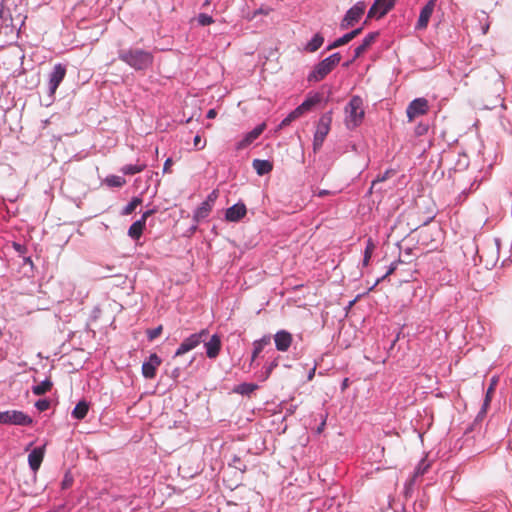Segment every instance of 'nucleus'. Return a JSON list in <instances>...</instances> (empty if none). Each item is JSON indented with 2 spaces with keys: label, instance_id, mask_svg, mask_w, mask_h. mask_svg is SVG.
Masks as SVG:
<instances>
[{
  "label": "nucleus",
  "instance_id": "c756f323",
  "mask_svg": "<svg viewBox=\"0 0 512 512\" xmlns=\"http://www.w3.org/2000/svg\"><path fill=\"white\" fill-rule=\"evenodd\" d=\"M142 203V199L139 197H134L129 204L123 209L122 214L123 215H130L132 214L135 209Z\"/></svg>",
  "mask_w": 512,
  "mask_h": 512
},
{
  "label": "nucleus",
  "instance_id": "4468645a",
  "mask_svg": "<svg viewBox=\"0 0 512 512\" xmlns=\"http://www.w3.org/2000/svg\"><path fill=\"white\" fill-rule=\"evenodd\" d=\"M246 206L243 203H237L226 210V220L237 222L246 215Z\"/></svg>",
  "mask_w": 512,
  "mask_h": 512
},
{
  "label": "nucleus",
  "instance_id": "ea45409f",
  "mask_svg": "<svg viewBox=\"0 0 512 512\" xmlns=\"http://www.w3.org/2000/svg\"><path fill=\"white\" fill-rule=\"evenodd\" d=\"M173 164V161L171 158H168L165 163H164V166H163V172L164 173H169L171 172V166Z\"/></svg>",
  "mask_w": 512,
  "mask_h": 512
},
{
  "label": "nucleus",
  "instance_id": "f8f14e48",
  "mask_svg": "<svg viewBox=\"0 0 512 512\" xmlns=\"http://www.w3.org/2000/svg\"><path fill=\"white\" fill-rule=\"evenodd\" d=\"M436 6V0H429L422 8L416 27L418 29H425L429 23L430 17Z\"/></svg>",
  "mask_w": 512,
  "mask_h": 512
},
{
  "label": "nucleus",
  "instance_id": "412c9836",
  "mask_svg": "<svg viewBox=\"0 0 512 512\" xmlns=\"http://www.w3.org/2000/svg\"><path fill=\"white\" fill-rule=\"evenodd\" d=\"M145 226L144 220H137L129 227L128 235L133 239H139L143 234Z\"/></svg>",
  "mask_w": 512,
  "mask_h": 512
},
{
  "label": "nucleus",
  "instance_id": "ddd939ff",
  "mask_svg": "<svg viewBox=\"0 0 512 512\" xmlns=\"http://www.w3.org/2000/svg\"><path fill=\"white\" fill-rule=\"evenodd\" d=\"M221 338L219 335L214 334L209 341H204V346L206 348V355L210 359L216 358L221 350Z\"/></svg>",
  "mask_w": 512,
  "mask_h": 512
},
{
  "label": "nucleus",
  "instance_id": "13d9d810",
  "mask_svg": "<svg viewBox=\"0 0 512 512\" xmlns=\"http://www.w3.org/2000/svg\"><path fill=\"white\" fill-rule=\"evenodd\" d=\"M348 307H349V308H351V307H352V301H350V302H349Z\"/></svg>",
  "mask_w": 512,
  "mask_h": 512
},
{
  "label": "nucleus",
  "instance_id": "052dcab7",
  "mask_svg": "<svg viewBox=\"0 0 512 512\" xmlns=\"http://www.w3.org/2000/svg\"><path fill=\"white\" fill-rule=\"evenodd\" d=\"M204 5H209V1H208V0H206V1H205V3H204Z\"/></svg>",
  "mask_w": 512,
  "mask_h": 512
},
{
  "label": "nucleus",
  "instance_id": "37998d69",
  "mask_svg": "<svg viewBox=\"0 0 512 512\" xmlns=\"http://www.w3.org/2000/svg\"><path fill=\"white\" fill-rule=\"evenodd\" d=\"M396 269V263H392L391 266L389 267L388 271L386 272V274L383 276V278L391 275Z\"/></svg>",
  "mask_w": 512,
  "mask_h": 512
},
{
  "label": "nucleus",
  "instance_id": "72a5a7b5",
  "mask_svg": "<svg viewBox=\"0 0 512 512\" xmlns=\"http://www.w3.org/2000/svg\"><path fill=\"white\" fill-rule=\"evenodd\" d=\"M198 22L202 26H206V25H210V24L214 23V20H213V18L211 16H209L207 14H204V13H201L198 16Z\"/></svg>",
  "mask_w": 512,
  "mask_h": 512
},
{
  "label": "nucleus",
  "instance_id": "f3484780",
  "mask_svg": "<svg viewBox=\"0 0 512 512\" xmlns=\"http://www.w3.org/2000/svg\"><path fill=\"white\" fill-rule=\"evenodd\" d=\"M252 166L260 176L270 173L273 169V163L268 160L254 159Z\"/></svg>",
  "mask_w": 512,
  "mask_h": 512
},
{
  "label": "nucleus",
  "instance_id": "4c0bfd02",
  "mask_svg": "<svg viewBox=\"0 0 512 512\" xmlns=\"http://www.w3.org/2000/svg\"><path fill=\"white\" fill-rule=\"evenodd\" d=\"M193 144H194L195 149L202 150L206 146V141L202 142L201 136L200 135H196L194 137Z\"/></svg>",
  "mask_w": 512,
  "mask_h": 512
},
{
  "label": "nucleus",
  "instance_id": "9b49d317",
  "mask_svg": "<svg viewBox=\"0 0 512 512\" xmlns=\"http://www.w3.org/2000/svg\"><path fill=\"white\" fill-rule=\"evenodd\" d=\"M265 124L258 125L252 131L247 133L242 140H240L235 149L240 151L247 148L250 144H252L264 131Z\"/></svg>",
  "mask_w": 512,
  "mask_h": 512
},
{
  "label": "nucleus",
  "instance_id": "4be33fe9",
  "mask_svg": "<svg viewBox=\"0 0 512 512\" xmlns=\"http://www.w3.org/2000/svg\"><path fill=\"white\" fill-rule=\"evenodd\" d=\"M89 410L88 403L86 401H80L76 404L72 411V416L78 420H82L86 417Z\"/></svg>",
  "mask_w": 512,
  "mask_h": 512
},
{
  "label": "nucleus",
  "instance_id": "b1692460",
  "mask_svg": "<svg viewBox=\"0 0 512 512\" xmlns=\"http://www.w3.org/2000/svg\"><path fill=\"white\" fill-rule=\"evenodd\" d=\"M53 386V383L50 379H46L44 381H42L41 383L35 385L32 387V392L37 395V396H40V395H43L47 392H49L51 390Z\"/></svg>",
  "mask_w": 512,
  "mask_h": 512
},
{
  "label": "nucleus",
  "instance_id": "8fccbe9b",
  "mask_svg": "<svg viewBox=\"0 0 512 512\" xmlns=\"http://www.w3.org/2000/svg\"><path fill=\"white\" fill-rule=\"evenodd\" d=\"M342 386H343V389L348 388V386H349V379L348 378H345L343 380Z\"/></svg>",
  "mask_w": 512,
  "mask_h": 512
},
{
  "label": "nucleus",
  "instance_id": "6ab92c4d",
  "mask_svg": "<svg viewBox=\"0 0 512 512\" xmlns=\"http://www.w3.org/2000/svg\"><path fill=\"white\" fill-rule=\"evenodd\" d=\"M212 210V205L209 201H204L195 211L194 213V220L196 222H200L201 220L205 219L206 217H208V215L210 214Z\"/></svg>",
  "mask_w": 512,
  "mask_h": 512
},
{
  "label": "nucleus",
  "instance_id": "09e8293b",
  "mask_svg": "<svg viewBox=\"0 0 512 512\" xmlns=\"http://www.w3.org/2000/svg\"><path fill=\"white\" fill-rule=\"evenodd\" d=\"M489 26H490L489 22H486V23L482 26V33H483V34H486V33L488 32V30H489Z\"/></svg>",
  "mask_w": 512,
  "mask_h": 512
},
{
  "label": "nucleus",
  "instance_id": "c03bdc74",
  "mask_svg": "<svg viewBox=\"0 0 512 512\" xmlns=\"http://www.w3.org/2000/svg\"><path fill=\"white\" fill-rule=\"evenodd\" d=\"M207 118L208 119H214L216 116H217V112L215 109H210L208 112H207Z\"/></svg>",
  "mask_w": 512,
  "mask_h": 512
},
{
  "label": "nucleus",
  "instance_id": "f704fd0d",
  "mask_svg": "<svg viewBox=\"0 0 512 512\" xmlns=\"http://www.w3.org/2000/svg\"><path fill=\"white\" fill-rule=\"evenodd\" d=\"M300 116L293 110L286 118H284L280 124L281 127L289 125L292 121L296 120Z\"/></svg>",
  "mask_w": 512,
  "mask_h": 512
},
{
  "label": "nucleus",
  "instance_id": "f257e3e1",
  "mask_svg": "<svg viewBox=\"0 0 512 512\" xmlns=\"http://www.w3.org/2000/svg\"><path fill=\"white\" fill-rule=\"evenodd\" d=\"M118 57L135 70H146L153 63L152 53L140 48L122 49L119 51Z\"/></svg>",
  "mask_w": 512,
  "mask_h": 512
},
{
  "label": "nucleus",
  "instance_id": "79ce46f5",
  "mask_svg": "<svg viewBox=\"0 0 512 512\" xmlns=\"http://www.w3.org/2000/svg\"><path fill=\"white\" fill-rule=\"evenodd\" d=\"M217 198V192L216 191H213L205 201H209L211 203V205L213 206V203L215 201V199Z\"/></svg>",
  "mask_w": 512,
  "mask_h": 512
},
{
  "label": "nucleus",
  "instance_id": "aec40b11",
  "mask_svg": "<svg viewBox=\"0 0 512 512\" xmlns=\"http://www.w3.org/2000/svg\"><path fill=\"white\" fill-rule=\"evenodd\" d=\"M270 343V336H264L259 340L253 342V353L251 357V363L255 361L258 355L262 352L264 347Z\"/></svg>",
  "mask_w": 512,
  "mask_h": 512
},
{
  "label": "nucleus",
  "instance_id": "a18cd8bd",
  "mask_svg": "<svg viewBox=\"0 0 512 512\" xmlns=\"http://www.w3.org/2000/svg\"><path fill=\"white\" fill-rule=\"evenodd\" d=\"M428 468V465H426L423 469L419 466L416 471H415V475H422L424 474V472L426 471V469Z\"/></svg>",
  "mask_w": 512,
  "mask_h": 512
},
{
  "label": "nucleus",
  "instance_id": "393cba45",
  "mask_svg": "<svg viewBox=\"0 0 512 512\" xmlns=\"http://www.w3.org/2000/svg\"><path fill=\"white\" fill-rule=\"evenodd\" d=\"M319 102V99L318 98H309V99H306L301 105H299L296 109H294L296 111V113L299 115V116H302L304 113L308 112L311 110V108L313 106H315L317 103Z\"/></svg>",
  "mask_w": 512,
  "mask_h": 512
},
{
  "label": "nucleus",
  "instance_id": "bf43d9fd",
  "mask_svg": "<svg viewBox=\"0 0 512 512\" xmlns=\"http://www.w3.org/2000/svg\"><path fill=\"white\" fill-rule=\"evenodd\" d=\"M482 15H484V16H485V18H486V19H488V16L486 15V13H485V12H482Z\"/></svg>",
  "mask_w": 512,
  "mask_h": 512
},
{
  "label": "nucleus",
  "instance_id": "bb28decb",
  "mask_svg": "<svg viewBox=\"0 0 512 512\" xmlns=\"http://www.w3.org/2000/svg\"><path fill=\"white\" fill-rule=\"evenodd\" d=\"M324 42V38L320 34H315L312 40L307 44L306 50L309 52H315L318 50Z\"/></svg>",
  "mask_w": 512,
  "mask_h": 512
},
{
  "label": "nucleus",
  "instance_id": "2eb2a0df",
  "mask_svg": "<svg viewBox=\"0 0 512 512\" xmlns=\"http://www.w3.org/2000/svg\"><path fill=\"white\" fill-rule=\"evenodd\" d=\"M43 458H44V447L35 448L28 455L29 466L34 472H36L40 468Z\"/></svg>",
  "mask_w": 512,
  "mask_h": 512
},
{
  "label": "nucleus",
  "instance_id": "f03ea898",
  "mask_svg": "<svg viewBox=\"0 0 512 512\" xmlns=\"http://www.w3.org/2000/svg\"><path fill=\"white\" fill-rule=\"evenodd\" d=\"M341 56L339 53H334L318 63L314 70L308 76L309 81L318 82L322 80L332 69L340 62Z\"/></svg>",
  "mask_w": 512,
  "mask_h": 512
},
{
  "label": "nucleus",
  "instance_id": "dca6fc26",
  "mask_svg": "<svg viewBox=\"0 0 512 512\" xmlns=\"http://www.w3.org/2000/svg\"><path fill=\"white\" fill-rule=\"evenodd\" d=\"M378 37L377 32H371L363 39V42L354 50V58L363 55L375 42Z\"/></svg>",
  "mask_w": 512,
  "mask_h": 512
},
{
  "label": "nucleus",
  "instance_id": "7c9ffc66",
  "mask_svg": "<svg viewBox=\"0 0 512 512\" xmlns=\"http://www.w3.org/2000/svg\"><path fill=\"white\" fill-rule=\"evenodd\" d=\"M351 40H352V31L346 33L344 36H342L341 38L337 39L332 45H330L329 49L336 48V47H339L341 45L347 44Z\"/></svg>",
  "mask_w": 512,
  "mask_h": 512
},
{
  "label": "nucleus",
  "instance_id": "cd10ccee",
  "mask_svg": "<svg viewBox=\"0 0 512 512\" xmlns=\"http://www.w3.org/2000/svg\"><path fill=\"white\" fill-rule=\"evenodd\" d=\"M145 168H146L145 164H135V165L129 164V165L123 166L121 168V171L126 175H134V174L142 172Z\"/></svg>",
  "mask_w": 512,
  "mask_h": 512
},
{
  "label": "nucleus",
  "instance_id": "a878e982",
  "mask_svg": "<svg viewBox=\"0 0 512 512\" xmlns=\"http://www.w3.org/2000/svg\"><path fill=\"white\" fill-rule=\"evenodd\" d=\"M105 184L109 187H122L126 184V180L117 175H109L104 180Z\"/></svg>",
  "mask_w": 512,
  "mask_h": 512
},
{
  "label": "nucleus",
  "instance_id": "c9c22d12",
  "mask_svg": "<svg viewBox=\"0 0 512 512\" xmlns=\"http://www.w3.org/2000/svg\"><path fill=\"white\" fill-rule=\"evenodd\" d=\"M35 407L41 412L46 411L50 407V401L47 399H40L35 403Z\"/></svg>",
  "mask_w": 512,
  "mask_h": 512
},
{
  "label": "nucleus",
  "instance_id": "49530a36",
  "mask_svg": "<svg viewBox=\"0 0 512 512\" xmlns=\"http://www.w3.org/2000/svg\"><path fill=\"white\" fill-rule=\"evenodd\" d=\"M72 484V479H65L62 483L63 488H67Z\"/></svg>",
  "mask_w": 512,
  "mask_h": 512
},
{
  "label": "nucleus",
  "instance_id": "20e7f679",
  "mask_svg": "<svg viewBox=\"0 0 512 512\" xmlns=\"http://www.w3.org/2000/svg\"><path fill=\"white\" fill-rule=\"evenodd\" d=\"M208 334L207 329H202L200 332L194 333L185 338L176 350L175 357L182 356L196 348L200 343L207 339Z\"/></svg>",
  "mask_w": 512,
  "mask_h": 512
},
{
  "label": "nucleus",
  "instance_id": "5fc2aeb1",
  "mask_svg": "<svg viewBox=\"0 0 512 512\" xmlns=\"http://www.w3.org/2000/svg\"><path fill=\"white\" fill-rule=\"evenodd\" d=\"M329 192L327 190H321L319 192V196H324V195H327Z\"/></svg>",
  "mask_w": 512,
  "mask_h": 512
},
{
  "label": "nucleus",
  "instance_id": "58836bf2",
  "mask_svg": "<svg viewBox=\"0 0 512 512\" xmlns=\"http://www.w3.org/2000/svg\"><path fill=\"white\" fill-rule=\"evenodd\" d=\"M352 24V8L349 9L347 12H346V15L343 19V26H349Z\"/></svg>",
  "mask_w": 512,
  "mask_h": 512
},
{
  "label": "nucleus",
  "instance_id": "7ed1b4c3",
  "mask_svg": "<svg viewBox=\"0 0 512 512\" xmlns=\"http://www.w3.org/2000/svg\"><path fill=\"white\" fill-rule=\"evenodd\" d=\"M32 418L22 411L8 410L0 411V424L29 426L32 425Z\"/></svg>",
  "mask_w": 512,
  "mask_h": 512
},
{
  "label": "nucleus",
  "instance_id": "4d7b16f0",
  "mask_svg": "<svg viewBox=\"0 0 512 512\" xmlns=\"http://www.w3.org/2000/svg\"><path fill=\"white\" fill-rule=\"evenodd\" d=\"M349 107L352 109V100L347 102L346 108H349Z\"/></svg>",
  "mask_w": 512,
  "mask_h": 512
},
{
  "label": "nucleus",
  "instance_id": "603ef678",
  "mask_svg": "<svg viewBox=\"0 0 512 512\" xmlns=\"http://www.w3.org/2000/svg\"><path fill=\"white\" fill-rule=\"evenodd\" d=\"M369 260H370V258H368L367 256H364L363 257V262H362L363 266H367L368 263H369Z\"/></svg>",
  "mask_w": 512,
  "mask_h": 512
},
{
  "label": "nucleus",
  "instance_id": "39448f33",
  "mask_svg": "<svg viewBox=\"0 0 512 512\" xmlns=\"http://www.w3.org/2000/svg\"><path fill=\"white\" fill-rule=\"evenodd\" d=\"M330 125H331V117L329 115H323L316 127V132L314 134V140H313V148L314 151L321 148L326 136L328 135L330 131Z\"/></svg>",
  "mask_w": 512,
  "mask_h": 512
},
{
  "label": "nucleus",
  "instance_id": "a211bd4d",
  "mask_svg": "<svg viewBox=\"0 0 512 512\" xmlns=\"http://www.w3.org/2000/svg\"><path fill=\"white\" fill-rule=\"evenodd\" d=\"M365 115L363 101L361 98L354 96V126L362 122Z\"/></svg>",
  "mask_w": 512,
  "mask_h": 512
},
{
  "label": "nucleus",
  "instance_id": "6e6552de",
  "mask_svg": "<svg viewBox=\"0 0 512 512\" xmlns=\"http://www.w3.org/2000/svg\"><path fill=\"white\" fill-rule=\"evenodd\" d=\"M66 76V67L62 64H56L49 75L48 88L50 95H54L60 83Z\"/></svg>",
  "mask_w": 512,
  "mask_h": 512
},
{
  "label": "nucleus",
  "instance_id": "9d476101",
  "mask_svg": "<svg viewBox=\"0 0 512 512\" xmlns=\"http://www.w3.org/2000/svg\"><path fill=\"white\" fill-rule=\"evenodd\" d=\"M293 341L292 334L286 330H280L274 335L276 349L280 352H286Z\"/></svg>",
  "mask_w": 512,
  "mask_h": 512
},
{
  "label": "nucleus",
  "instance_id": "6e6d98bb",
  "mask_svg": "<svg viewBox=\"0 0 512 512\" xmlns=\"http://www.w3.org/2000/svg\"><path fill=\"white\" fill-rule=\"evenodd\" d=\"M362 28L354 29V37H356L360 32Z\"/></svg>",
  "mask_w": 512,
  "mask_h": 512
},
{
  "label": "nucleus",
  "instance_id": "c85d7f7f",
  "mask_svg": "<svg viewBox=\"0 0 512 512\" xmlns=\"http://www.w3.org/2000/svg\"><path fill=\"white\" fill-rule=\"evenodd\" d=\"M257 389V385L253 383H242L238 385L234 391L239 394H250Z\"/></svg>",
  "mask_w": 512,
  "mask_h": 512
},
{
  "label": "nucleus",
  "instance_id": "3c124183",
  "mask_svg": "<svg viewBox=\"0 0 512 512\" xmlns=\"http://www.w3.org/2000/svg\"><path fill=\"white\" fill-rule=\"evenodd\" d=\"M324 426H325V421H322L320 426L317 428V433H321L324 429Z\"/></svg>",
  "mask_w": 512,
  "mask_h": 512
},
{
  "label": "nucleus",
  "instance_id": "423d86ee",
  "mask_svg": "<svg viewBox=\"0 0 512 512\" xmlns=\"http://www.w3.org/2000/svg\"><path fill=\"white\" fill-rule=\"evenodd\" d=\"M396 0H375L368 11L367 19H380L385 16L395 5Z\"/></svg>",
  "mask_w": 512,
  "mask_h": 512
},
{
  "label": "nucleus",
  "instance_id": "de8ad7c7",
  "mask_svg": "<svg viewBox=\"0 0 512 512\" xmlns=\"http://www.w3.org/2000/svg\"><path fill=\"white\" fill-rule=\"evenodd\" d=\"M277 366V363L276 362H273L270 364V366L268 367L267 369V376H269V374L272 372V370Z\"/></svg>",
  "mask_w": 512,
  "mask_h": 512
},
{
  "label": "nucleus",
  "instance_id": "5701e85b",
  "mask_svg": "<svg viewBox=\"0 0 512 512\" xmlns=\"http://www.w3.org/2000/svg\"><path fill=\"white\" fill-rule=\"evenodd\" d=\"M495 385H496V380L493 379L491 384H490V386L488 387V389L486 391L485 399H484L483 406H482V409L480 411V414H485L487 412V409L490 406L492 397H493L494 392H495Z\"/></svg>",
  "mask_w": 512,
  "mask_h": 512
},
{
  "label": "nucleus",
  "instance_id": "864d4df0",
  "mask_svg": "<svg viewBox=\"0 0 512 512\" xmlns=\"http://www.w3.org/2000/svg\"><path fill=\"white\" fill-rule=\"evenodd\" d=\"M268 13H269V10L264 11L263 9H259V10H257V11L255 12V15H256V14H266V15H267Z\"/></svg>",
  "mask_w": 512,
  "mask_h": 512
},
{
  "label": "nucleus",
  "instance_id": "2f4dec72",
  "mask_svg": "<svg viewBox=\"0 0 512 512\" xmlns=\"http://www.w3.org/2000/svg\"><path fill=\"white\" fill-rule=\"evenodd\" d=\"M366 9V4L364 2H358L354 5V21H356L359 17H361Z\"/></svg>",
  "mask_w": 512,
  "mask_h": 512
},
{
  "label": "nucleus",
  "instance_id": "1a4fd4ad",
  "mask_svg": "<svg viewBox=\"0 0 512 512\" xmlns=\"http://www.w3.org/2000/svg\"><path fill=\"white\" fill-rule=\"evenodd\" d=\"M161 363L162 360L156 353L151 354L148 361H145L142 365L143 376L147 379H153L156 376V370Z\"/></svg>",
  "mask_w": 512,
  "mask_h": 512
},
{
  "label": "nucleus",
  "instance_id": "a19ab883",
  "mask_svg": "<svg viewBox=\"0 0 512 512\" xmlns=\"http://www.w3.org/2000/svg\"><path fill=\"white\" fill-rule=\"evenodd\" d=\"M154 213H155L154 209L148 210V211L143 213V215H142L140 220H144V223L146 224L147 218L150 217L151 215H153Z\"/></svg>",
  "mask_w": 512,
  "mask_h": 512
},
{
  "label": "nucleus",
  "instance_id": "0eeeda50",
  "mask_svg": "<svg viewBox=\"0 0 512 512\" xmlns=\"http://www.w3.org/2000/svg\"><path fill=\"white\" fill-rule=\"evenodd\" d=\"M429 110L428 100L425 98L414 99L407 107L408 120L412 122L416 117L425 115Z\"/></svg>",
  "mask_w": 512,
  "mask_h": 512
},
{
  "label": "nucleus",
  "instance_id": "473e14b6",
  "mask_svg": "<svg viewBox=\"0 0 512 512\" xmlns=\"http://www.w3.org/2000/svg\"><path fill=\"white\" fill-rule=\"evenodd\" d=\"M162 331H163L162 325H159L158 327L153 328V329H148L147 337L150 341H153L154 339H156L158 336L161 335Z\"/></svg>",
  "mask_w": 512,
  "mask_h": 512
},
{
  "label": "nucleus",
  "instance_id": "e433bc0d",
  "mask_svg": "<svg viewBox=\"0 0 512 512\" xmlns=\"http://www.w3.org/2000/svg\"><path fill=\"white\" fill-rule=\"evenodd\" d=\"M374 249H375L374 243L372 242L371 239H368L366 242L365 250H364V256L371 258V255H372Z\"/></svg>",
  "mask_w": 512,
  "mask_h": 512
}]
</instances>
